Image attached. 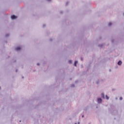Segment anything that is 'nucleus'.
<instances>
[{
    "label": "nucleus",
    "instance_id": "nucleus-1",
    "mask_svg": "<svg viewBox=\"0 0 124 124\" xmlns=\"http://www.w3.org/2000/svg\"><path fill=\"white\" fill-rule=\"evenodd\" d=\"M11 19H12V20L17 19V16H16L15 15H13L11 16Z\"/></svg>",
    "mask_w": 124,
    "mask_h": 124
},
{
    "label": "nucleus",
    "instance_id": "nucleus-2",
    "mask_svg": "<svg viewBox=\"0 0 124 124\" xmlns=\"http://www.w3.org/2000/svg\"><path fill=\"white\" fill-rule=\"evenodd\" d=\"M97 100L98 103H101V101H102V100L100 98H98Z\"/></svg>",
    "mask_w": 124,
    "mask_h": 124
},
{
    "label": "nucleus",
    "instance_id": "nucleus-3",
    "mask_svg": "<svg viewBox=\"0 0 124 124\" xmlns=\"http://www.w3.org/2000/svg\"><path fill=\"white\" fill-rule=\"evenodd\" d=\"M16 51H19V50H21V47L18 46L17 47H16Z\"/></svg>",
    "mask_w": 124,
    "mask_h": 124
},
{
    "label": "nucleus",
    "instance_id": "nucleus-4",
    "mask_svg": "<svg viewBox=\"0 0 124 124\" xmlns=\"http://www.w3.org/2000/svg\"><path fill=\"white\" fill-rule=\"evenodd\" d=\"M77 63H78V62L75 61L74 63L75 66H77Z\"/></svg>",
    "mask_w": 124,
    "mask_h": 124
},
{
    "label": "nucleus",
    "instance_id": "nucleus-5",
    "mask_svg": "<svg viewBox=\"0 0 124 124\" xmlns=\"http://www.w3.org/2000/svg\"><path fill=\"white\" fill-rule=\"evenodd\" d=\"M118 65H122V61H119L118 62Z\"/></svg>",
    "mask_w": 124,
    "mask_h": 124
},
{
    "label": "nucleus",
    "instance_id": "nucleus-6",
    "mask_svg": "<svg viewBox=\"0 0 124 124\" xmlns=\"http://www.w3.org/2000/svg\"><path fill=\"white\" fill-rule=\"evenodd\" d=\"M111 25H112V23H111V22H109V23H108V26H111Z\"/></svg>",
    "mask_w": 124,
    "mask_h": 124
},
{
    "label": "nucleus",
    "instance_id": "nucleus-7",
    "mask_svg": "<svg viewBox=\"0 0 124 124\" xmlns=\"http://www.w3.org/2000/svg\"><path fill=\"white\" fill-rule=\"evenodd\" d=\"M107 99H109V97L107 95L106 96Z\"/></svg>",
    "mask_w": 124,
    "mask_h": 124
},
{
    "label": "nucleus",
    "instance_id": "nucleus-8",
    "mask_svg": "<svg viewBox=\"0 0 124 124\" xmlns=\"http://www.w3.org/2000/svg\"><path fill=\"white\" fill-rule=\"evenodd\" d=\"M120 100H123V98L122 97H120Z\"/></svg>",
    "mask_w": 124,
    "mask_h": 124
},
{
    "label": "nucleus",
    "instance_id": "nucleus-9",
    "mask_svg": "<svg viewBox=\"0 0 124 124\" xmlns=\"http://www.w3.org/2000/svg\"><path fill=\"white\" fill-rule=\"evenodd\" d=\"M69 62H70V63H71L72 62V61H70Z\"/></svg>",
    "mask_w": 124,
    "mask_h": 124
},
{
    "label": "nucleus",
    "instance_id": "nucleus-10",
    "mask_svg": "<svg viewBox=\"0 0 124 124\" xmlns=\"http://www.w3.org/2000/svg\"><path fill=\"white\" fill-rule=\"evenodd\" d=\"M103 95V97H104V95L103 94H102Z\"/></svg>",
    "mask_w": 124,
    "mask_h": 124
},
{
    "label": "nucleus",
    "instance_id": "nucleus-11",
    "mask_svg": "<svg viewBox=\"0 0 124 124\" xmlns=\"http://www.w3.org/2000/svg\"><path fill=\"white\" fill-rule=\"evenodd\" d=\"M48 1H50L51 0H47Z\"/></svg>",
    "mask_w": 124,
    "mask_h": 124
},
{
    "label": "nucleus",
    "instance_id": "nucleus-12",
    "mask_svg": "<svg viewBox=\"0 0 124 124\" xmlns=\"http://www.w3.org/2000/svg\"><path fill=\"white\" fill-rule=\"evenodd\" d=\"M82 118H84V115H82Z\"/></svg>",
    "mask_w": 124,
    "mask_h": 124
},
{
    "label": "nucleus",
    "instance_id": "nucleus-13",
    "mask_svg": "<svg viewBox=\"0 0 124 124\" xmlns=\"http://www.w3.org/2000/svg\"><path fill=\"white\" fill-rule=\"evenodd\" d=\"M75 124H77L76 123Z\"/></svg>",
    "mask_w": 124,
    "mask_h": 124
}]
</instances>
